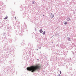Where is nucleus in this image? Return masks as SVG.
<instances>
[{"label":"nucleus","mask_w":76,"mask_h":76,"mask_svg":"<svg viewBox=\"0 0 76 76\" xmlns=\"http://www.w3.org/2000/svg\"><path fill=\"white\" fill-rule=\"evenodd\" d=\"M41 68V65L39 63L36 64L35 66H32L30 67H28L26 69L28 71H31V72H34L35 71L40 72Z\"/></svg>","instance_id":"f257e3e1"},{"label":"nucleus","mask_w":76,"mask_h":76,"mask_svg":"<svg viewBox=\"0 0 76 76\" xmlns=\"http://www.w3.org/2000/svg\"><path fill=\"white\" fill-rule=\"evenodd\" d=\"M50 16L51 18H53L54 16V14H53V13H50Z\"/></svg>","instance_id":"f03ea898"},{"label":"nucleus","mask_w":76,"mask_h":76,"mask_svg":"<svg viewBox=\"0 0 76 76\" xmlns=\"http://www.w3.org/2000/svg\"><path fill=\"white\" fill-rule=\"evenodd\" d=\"M12 16H14V15H15V11H12Z\"/></svg>","instance_id":"7ed1b4c3"},{"label":"nucleus","mask_w":76,"mask_h":76,"mask_svg":"<svg viewBox=\"0 0 76 76\" xmlns=\"http://www.w3.org/2000/svg\"><path fill=\"white\" fill-rule=\"evenodd\" d=\"M67 20L68 21H69L70 20V18L69 17H67L66 18Z\"/></svg>","instance_id":"20e7f679"},{"label":"nucleus","mask_w":76,"mask_h":76,"mask_svg":"<svg viewBox=\"0 0 76 76\" xmlns=\"http://www.w3.org/2000/svg\"><path fill=\"white\" fill-rule=\"evenodd\" d=\"M40 57H43V56H44V55L42 54H40Z\"/></svg>","instance_id":"39448f33"},{"label":"nucleus","mask_w":76,"mask_h":76,"mask_svg":"<svg viewBox=\"0 0 76 76\" xmlns=\"http://www.w3.org/2000/svg\"><path fill=\"white\" fill-rule=\"evenodd\" d=\"M39 32L40 33H42L43 32V31H42V29H41L39 30Z\"/></svg>","instance_id":"423d86ee"},{"label":"nucleus","mask_w":76,"mask_h":76,"mask_svg":"<svg viewBox=\"0 0 76 76\" xmlns=\"http://www.w3.org/2000/svg\"><path fill=\"white\" fill-rule=\"evenodd\" d=\"M0 5L1 6H2V5H3V2H2V1L0 2Z\"/></svg>","instance_id":"0eeeda50"},{"label":"nucleus","mask_w":76,"mask_h":76,"mask_svg":"<svg viewBox=\"0 0 76 76\" xmlns=\"http://www.w3.org/2000/svg\"><path fill=\"white\" fill-rule=\"evenodd\" d=\"M9 41L10 43H11L12 42V40L11 39H10V40H9Z\"/></svg>","instance_id":"6e6552de"},{"label":"nucleus","mask_w":76,"mask_h":76,"mask_svg":"<svg viewBox=\"0 0 76 76\" xmlns=\"http://www.w3.org/2000/svg\"><path fill=\"white\" fill-rule=\"evenodd\" d=\"M18 33L19 34V35H20V36H22V35H23V34H22V33L21 34L20 32H19Z\"/></svg>","instance_id":"1a4fd4ad"},{"label":"nucleus","mask_w":76,"mask_h":76,"mask_svg":"<svg viewBox=\"0 0 76 76\" xmlns=\"http://www.w3.org/2000/svg\"><path fill=\"white\" fill-rule=\"evenodd\" d=\"M23 28L24 29H26V25H25V26H23Z\"/></svg>","instance_id":"9d476101"},{"label":"nucleus","mask_w":76,"mask_h":76,"mask_svg":"<svg viewBox=\"0 0 76 76\" xmlns=\"http://www.w3.org/2000/svg\"><path fill=\"white\" fill-rule=\"evenodd\" d=\"M45 34V31H44V32L42 33V34H43V35H44Z\"/></svg>","instance_id":"9b49d317"},{"label":"nucleus","mask_w":76,"mask_h":76,"mask_svg":"<svg viewBox=\"0 0 76 76\" xmlns=\"http://www.w3.org/2000/svg\"><path fill=\"white\" fill-rule=\"evenodd\" d=\"M6 34V33L5 32H4V33H3L2 34V35H3V36H4V35H5V34Z\"/></svg>","instance_id":"f8f14e48"},{"label":"nucleus","mask_w":76,"mask_h":76,"mask_svg":"<svg viewBox=\"0 0 76 76\" xmlns=\"http://www.w3.org/2000/svg\"><path fill=\"white\" fill-rule=\"evenodd\" d=\"M68 38V41H71V40L70 39V37H69Z\"/></svg>","instance_id":"ddd939ff"},{"label":"nucleus","mask_w":76,"mask_h":76,"mask_svg":"<svg viewBox=\"0 0 76 76\" xmlns=\"http://www.w3.org/2000/svg\"><path fill=\"white\" fill-rule=\"evenodd\" d=\"M7 17H5V18H4V19H7Z\"/></svg>","instance_id":"4468645a"},{"label":"nucleus","mask_w":76,"mask_h":76,"mask_svg":"<svg viewBox=\"0 0 76 76\" xmlns=\"http://www.w3.org/2000/svg\"><path fill=\"white\" fill-rule=\"evenodd\" d=\"M67 22H66L64 23V25H67Z\"/></svg>","instance_id":"2eb2a0df"},{"label":"nucleus","mask_w":76,"mask_h":76,"mask_svg":"<svg viewBox=\"0 0 76 76\" xmlns=\"http://www.w3.org/2000/svg\"><path fill=\"white\" fill-rule=\"evenodd\" d=\"M57 47H59V45L58 44H57L56 45Z\"/></svg>","instance_id":"dca6fc26"},{"label":"nucleus","mask_w":76,"mask_h":76,"mask_svg":"<svg viewBox=\"0 0 76 76\" xmlns=\"http://www.w3.org/2000/svg\"><path fill=\"white\" fill-rule=\"evenodd\" d=\"M56 36L57 37H58V36H59V34H56Z\"/></svg>","instance_id":"f3484780"},{"label":"nucleus","mask_w":76,"mask_h":76,"mask_svg":"<svg viewBox=\"0 0 76 76\" xmlns=\"http://www.w3.org/2000/svg\"><path fill=\"white\" fill-rule=\"evenodd\" d=\"M21 45H22V46H21V47H23V44L22 43H21Z\"/></svg>","instance_id":"a211bd4d"},{"label":"nucleus","mask_w":76,"mask_h":76,"mask_svg":"<svg viewBox=\"0 0 76 76\" xmlns=\"http://www.w3.org/2000/svg\"><path fill=\"white\" fill-rule=\"evenodd\" d=\"M12 63V62H11V61H10L9 62V64H10V63Z\"/></svg>","instance_id":"6ab92c4d"},{"label":"nucleus","mask_w":76,"mask_h":76,"mask_svg":"<svg viewBox=\"0 0 76 76\" xmlns=\"http://www.w3.org/2000/svg\"><path fill=\"white\" fill-rule=\"evenodd\" d=\"M32 3L33 4H34V1H32Z\"/></svg>","instance_id":"aec40b11"},{"label":"nucleus","mask_w":76,"mask_h":76,"mask_svg":"<svg viewBox=\"0 0 76 76\" xmlns=\"http://www.w3.org/2000/svg\"><path fill=\"white\" fill-rule=\"evenodd\" d=\"M7 28L8 29H9V26H7Z\"/></svg>","instance_id":"412c9836"},{"label":"nucleus","mask_w":76,"mask_h":76,"mask_svg":"<svg viewBox=\"0 0 76 76\" xmlns=\"http://www.w3.org/2000/svg\"><path fill=\"white\" fill-rule=\"evenodd\" d=\"M59 72H60V74H61V71H59Z\"/></svg>","instance_id":"4be33fe9"},{"label":"nucleus","mask_w":76,"mask_h":76,"mask_svg":"<svg viewBox=\"0 0 76 76\" xmlns=\"http://www.w3.org/2000/svg\"><path fill=\"white\" fill-rule=\"evenodd\" d=\"M74 47L76 48V45H74Z\"/></svg>","instance_id":"5701e85b"},{"label":"nucleus","mask_w":76,"mask_h":76,"mask_svg":"<svg viewBox=\"0 0 76 76\" xmlns=\"http://www.w3.org/2000/svg\"><path fill=\"white\" fill-rule=\"evenodd\" d=\"M61 76V75H60L59 74L58 75H57V76Z\"/></svg>","instance_id":"b1692460"},{"label":"nucleus","mask_w":76,"mask_h":76,"mask_svg":"<svg viewBox=\"0 0 76 76\" xmlns=\"http://www.w3.org/2000/svg\"><path fill=\"white\" fill-rule=\"evenodd\" d=\"M73 14H75V12H73Z\"/></svg>","instance_id":"393cba45"},{"label":"nucleus","mask_w":76,"mask_h":76,"mask_svg":"<svg viewBox=\"0 0 76 76\" xmlns=\"http://www.w3.org/2000/svg\"><path fill=\"white\" fill-rule=\"evenodd\" d=\"M39 49H41V47H39Z\"/></svg>","instance_id":"a878e982"},{"label":"nucleus","mask_w":76,"mask_h":76,"mask_svg":"<svg viewBox=\"0 0 76 76\" xmlns=\"http://www.w3.org/2000/svg\"><path fill=\"white\" fill-rule=\"evenodd\" d=\"M72 53H73V54H74V53H73V51L72 52Z\"/></svg>","instance_id":"bb28decb"},{"label":"nucleus","mask_w":76,"mask_h":76,"mask_svg":"<svg viewBox=\"0 0 76 76\" xmlns=\"http://www.w3.org/2000/svg\"><path fill=\"white\" fill-rule=\"evenodd\" d=\"M15 19L16 20V17H15Z\"/></svg>","instance_id":"cd10ccee"},{"label":"nucleus","mask_w":76,"mask_h":76,"mask_svg":"<svg viewBox=\"0 0 76 76\" xmlns=\"http://www.w3.org/2000/svg\"><path fill=\"white\" fill-rule=\"evenodd\" d=\"M43 72H45V71L44 70H43Z\"/></svg>","instance_id":"c85d7f7f"},{"label":"nucleus","mask_w":76,"mask_h":76,"mask_svg":"<svg viewBox=\"0 0 76 76\" xmlns=\"http://www.w3.org/2000/svg\"><path fill=\"white\" fill-rule=\"evenodd\" d=\"M40 54H41V52H40Z\"/></svg>","instance_id":"c756f323"},{"label":"nucleus","mask_w":76,"mask_h":76,"mask_svg":"<svg viewBox=\"0 0 76 76\" xmlns=\"http://www.w3.org/2000/svg\"><path fill=\"white\" fill-rule=\"evenodd\" d=\"M37 61H38V60H39V59H37Z\"/></svg>","instance_id":"7c9ffc66"},{"label":"nucleus","mask_w":76,"mask_h":76,"mask_svg":"<svg viewBox=\"0 0 76 76\" xmlns=\"http://www.w3.org/2000/svg\"><path fill=\"white\" fill-rule=\"evenodd\" d=\"M37 51H38V49H37Z\"/></svg>","instance_id":"2f4dec72"},{"label":"nucleus","mask_w":76,"mask_h":76,"mask_svg":"<svg viewBox=\"0 0 76 76\" xmlns=\"http://www.w3.org/2000/svg\"><path fill=\"white\" fill-rule=\"evenodd\" d=\"M70 59H72V58H70Z\"/></svg>","instance_id":"473e14b6"},{"label":"nucleus","mask_w":76,"mask_h":76,"mask_svg":"<svg viewBox=\"0 0 76 76\" xmlns=\"http://www.w3.org/2000/svg\"><path fill=\"white\" fill-rule=\"evenodd\" d=\"M75 11H76V9H75Z\"/></svg>","instance_id":"72a5a7b5"},{"label":"nucleus","mask_w":76,"mask_h":76,"mask_svg":"<svg viewBox=\"0 0 76 76\" xmlns=\"http://www.w3.org/2000/svg\"><path fill=\"white\" fill-rule=\"evenodd\" d=\"M36 50H37V49H36Z\"/></svg>","instance_id":"f704fd0d"}]
</instances>
